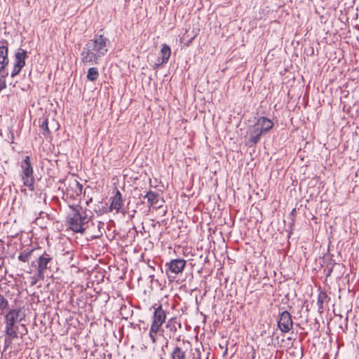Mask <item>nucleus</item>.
I'll return each instance as SVG.
<instances>
[{"label": "nucleus", "mask_w": 359, "mask_h": 359, "mask_svg": "<svg viewBox=\"0 0 359 359\" xmlns=\"http://www.w3.org/2000/svg\"><path fill=\"white\" fill-rule=\"evenodd\" d=\"M336 264H337L336 263H334V264H333L332 266L329 267V268L327 269V273H326V276H327V277H328V276H330L331 275V273H332V271H333V266H334V265H336Z\"/></svg>", "instance_id": "obj_28"}, {"label": "nucleus", "mask_w": 359, "mask_h": 359, "mask_svg": "<svg viewBox=\"0 0 359 359\" xmlns=\"http://www.w3.org/2000/svg\"><path fill=\"white\" fill-rule=\"evenodd\" d=\"M156 304L153 306L154 311L153 314L152 323L151 325V332L159 330L160 327L166 319V313L165 311L163 309L162 305L159 304L156 307Z\"/></svg>", "instance_id": "obj_7"}, {"label": "nucleus", "mask_w": 359, "mask_h": 359, "mask_svg": "<svg viewBox=\"0 0 359 359\" xmlns=\"http://www.w3.org/2000/svg\"><path fill=\"white\" fill-rule=\"evenodd\" d=\"M255 354H256V352H255V351L252 348V353L251 359H255Z\"/></svg>", "instance_id": "obj_33"}, {"label": "nucleus", "mask_w": 359, "mask_h": 359, "mask_svg": "<svg viewBox=\"0 0 359 359\" xmlns=\"http://www.w3.org/2000/svg\"><path fill=\"white\" fill-rule=\"evenodd\" d=\"M170 54H171V49H170V46L165 43L163 44L161 50V62H158V63H156L155 66L157 67L163 64H166L169 60Z\"/></svg>", "instance_id": "obj_15"}, {"label": "nucleus", "mask_w": 359, "mask_h": 359, "mask_svg": "<svg viewBox=\"0 0 359 359\" xmlns=\"http://www.w3.org/2000/svg\"><path fill=\"white\" fill-rule=\"evenodd\" d=\"M293 321L292 316L287 311H283L278 314V327L283 333H287L292 330Z\"/></svg>", "instance_id": "obj_9"}, {"label": "nucleus", "mask_w": 359, "mask_h": 359, "mask_svg": "<svg viewBox=\"0 0 359 359\" xmlns=\"http://www.w3.org/2000/svg\"><path fill=\"white\" fill-rule=\"evenodd\" d=\"M144 198H147V201L149 203V206L151 207L154 205H156L158 203L159 201V194L154 192L152 191H149L147 192L144 196Z\"/></svg>", "instance_id": "obj_16"}, {"label": "nucleus", "mask_w": 359, "mask_h": 359, "mask_svg": "<svg viewBox=\"0 0 359 359\" xmlns=\"http://www.w3.org/2000/svg\"><path fill=\"white\" fill-rule=\"evenodd\" d=\"M170 359H201V353L198 348L189 351L181 346H176L170 353Z\"/></svg>", "instance_id": "obj_5"}, {"label": "nucleus", "mask_w": 359, "mask_h": 359, "mask_svg": "<svg viewBox=\"0 0 359 359\" xmlns=\"http://www.w3.org/2000/svg\"><path fill=\"white\" fill-rule=\"evenodd\" d=\"M158 332V330H156V331H154V332H151V326L150 327L149 337H150V339H151V340L152 341L153 343H156V338L154 334H156Z\"/></svg>", "instance_id": "obj_26"}, {"label": "nucleus", "mask_w": 359, "mask_h": 359, "mask_svg": "<svg viewBox=\"0 0 359 359\" xmlns=\"http://www.w3.org/2000/svg\"><path fill=\"white\" fill-rule=\"evenodd\" d=\"M248 134L249 137L247 144L250 147H252L259 142L262 134H263V133L255 123L252 127L249 128Z\"/></svg>", "instance_id": "obj_11"}, {"label": "nucleus", "mask_w": 359, "mask_h": 359, "mask_svg": "<svg viewBox=\"0 0 359 359\" xmlns=\"http://www.w3.org/2000/svg\"><path fill=\"white\" fill-rule=\"evenodd\" d=\"M168 342L167 341V342H166V344H165V347H167V346H168Z\"/></svg>", "instance_id": "obj_37"}, {"label": "nucleus", "mask_w": 359, "mask_h": 359, "mask_svg": "<svg viewBox=\"0 0 359 359\" xmlns=\"http://www.w3.org/2000/svg\"><path fill=\"white\" fill-rule=\"evenodd\" d=\"M0 46V72H3L8 65V42L6 39H2Z\"/></svg>", "instance_id": "obj_10"}, {"label": "nucleus", "mask_w": 359, "mask_h": 359, "mask_svg": "<svg viewBox=\"0 0 359 359\" xmlns=\"http://www.w3.org/2000/svg\"><path fill=\"white\" fill-rule=\"evenodd\" d=\"M256 123L263 133L269 132L273 126V123L269 118L264 116L259 118Z\"/></svg>", "instance_id": "obj_13"}, {"label": "nucleus", "mask_w": 359, "mask_h": 359, "mask_svg": "<svg viewBox=\"0 0 359 359\" xmlns=\"http://www.w3.org/2000/svg\"><path fill=\"white\" fill-rule=\"evenodd\" d=\"M14 338H11V337H8V336H6V338H5V347H4V350L6 349V348H8L11 344L12 343V340Z\"/></svg>", "instance_id": "obj_27"}, {"label": "nucleus", "mask_w": 359, "mask_h": 359, "mask_svg": "<svg viewBox=\"0 0 359 359\" xmlns=\"http://www.w3.org/2000/svg\"><path fill=\"white\" fill-rule=\"evenodd\" d=\"M227 353V348H226L224 355H226Z\"/></svg>", "instance_id": "obj_36"}, {"label": "nucleus", "mask_w": 359, "mask_h": 359, "mask_svg": "<svg viewBox=\"0 0 359 359\" xmlns=\"http://www.w3.org/2000/svg\"><path fill=\"white\" fill-rule=\"evenodd\" d=\"M22 168L21 178L23 184L29 188L30 191L34 190V177L33 168L31 163L30 157L26 156L20 163Z\"/></svg>", "instance_id": "obj_4"}, {"label": "nucleus", "mask_w": 359, "mask_h": 359, "mask_svg": "<svg viewBox=\"0 0 359 359\" xmlns=\"http://www.w3.org/2000/svg\"><path fill=\"white\" fill-rule=\"evenodd\" d=\"M8 301L0 294V310L2 311L4 310L8 309Z\"/></svg>", "instance_id": "obj_23"}, {"label": "nucleus", "mask_w": 359, "mask_h": 359, "mask_svg": "<svg viewBox=\"0 0 359 359\" xmlns=\"http://www.w3.org/2000/svg\"><path fill=\"white\" fill-rule=\"evenodd\" d=\"M39 128L41 130V133L44 136H48V135H50V130L48 128V118H39Z\"/></svg>", "instance_id": "obj_19"}, {"label": "nucleus", "mask_w": 359, "mask_h": 359, "mask_svg": "<svg viewBox=\"0 0 359 359\" xmlns=\"http://www.w3.org/2000/svg\"><path fill=\"white\" fill-rule=\"evenodd\" d=\"M27 57V52L22 49L19 48L15 54V63L14 65L18 67H24L25 66V60Z\"/></svg>", "instance_id": "obj_14"}, {"label": "nucleus", "mask_w": 359, "mask_h": 359, "mask_svg": "<svg viewBox=\"0 0 359 359\" xmlns=\"http://www.w3.org/2000/svg\"><path fill=\"white\" fill-rule=\"evenodd\" d=\"M33 250H25L23 252H20V254L18 256V259L23 262H27L29 261L32 254Z\"/></svg>", "instance_id": "obj_22"}, {"label": "nucleus", "mask_w": 359, "mask_h": 359, "mask_svg": "<svg viewBox=\"0 0 359 359\" xmlns=\"http://www.w3.org/2000/svg\"><path fill=\"white\" fill-rule=\"evenodd\" d=\"M69 187L76 196H79L82 194L83 185L78 180H73L69 183Z\"/></svg>", "instance_id": "obj_18"}, {"label": "nucleus", "mask_w": 359, "mask_h": 359, "mask_svg": "<svg viewBox=\"0 0 359 359\" xmlns=\"http://www.w3.org/2000/svg\"><path fill=\"white\" fill-rule=\"evenodd\" d=\"M124 200L123 199L122 194L120 191L116 189V193L114 197L111 198V202L109 206L111 210H116V212H122L125 214L126 212L123 210Z\"/></svg>", "instance_id": "obj_12"}, {"label": "nucleus", "mask_w": 359, "mask_h": 359, "mask_svg": "<svg viewBox=\"0 0 359 359\" xmlns=\"http://www.w3.org/2000/svg\"><path fill=\"white\" fill-rule=\"evenodd\" d=\"M21 327H22L24 329V330H25V332H21V333H20V338H22L23 335L27 334L28 331H27V329L26 326H25L24 324H22V325H21Z\"/></svg>", "instance_id": "obj_29"}, {"label": "nucleus", "mask_w": 359, "mask_h": 359, "mask_svg": "<svg viewBox=\"0 0 359 359\" xmlns=\"http://www.w3.org/2000/svg\"><path fill=\"white\" fill-rule=\"evenodd\" d=\"M327 299H330L328 295L326 292L324 290H320L318 295L317 305L318 307V311H321L323 309V303L327 301Z\"/></svg>", "instance_id": "obj_20"}, {"label": "nucleus", "mask_w": 359, "mask_h": 359, "mask_svg": "<svg viewBox=\"0 0 359 359\" xmlns=\"http://www.w3.org/2000/svg\"><path fill=\"white\" fill-rule=\"evenodd\" d=\"M9 132H10V134H11V143H14V138L15 137H14V133L13 132L12 128L10 129Z\"/></svg>", "instance_id": "obj_31"}, {"label": "nucleus", "mask_w": 359, "mask_h": 359, "mask_svg": "<svg viewBox=\"0 0 359 359\" xmlns=\"http://www.w3.org/2000/svg\"><path fill=\"white\" fill-rule=\"evenodd\" d=\"M345 320H346V325H345L344 328H343L341 326H340V328L343 330L344 332H346L348 329V325H347L348 317L346 318Z\"/></svg>", "instance_id": "obj_32"}, {"label": "nucleus", "mask_w": 359, "mask_h": 359, "mask_svg": "<svg viewBox=\"0 0 359 359\" xmlns=\"http://www.w3.org/2000/svg\"><path fill=\"white\" fill-rule=\"evenodd\" d=\"M99 72L95 67H90L88 70L86 78L90 81H95L99 77Z\"/></svg>", "instance_id": "obj_21"}, {"label": "nucleus", "mask_w": 359, "mask_h": 359, "mask_svg": "<svg viewBox=\"0 0 359 359\" xmlns=\"http://www.w3.org/2000/svg\"><path fill=\"white\" fill-rule=\"evenodd\" d=\"M20 310L19 309H11L5 316V333L6 336L11 338L18 337V323L21 321L19 318Z\"/></svg>", "instance_id": "obj_3"}, {"label": "nucleus", "mask_w": 359, "mask_h": 359, "mask_svg": "<svg viewBox=\"0 0 359 359\" xmlns=\"http://www.w3.org/2000/svg\"><path fill=\"white\" fill-rule=\"evenodd\" d=\"M53 257L43 252L37 259V272L38 276L41 278H43L45 273L48 269H50L53 264Z\"/></svg>", "instance_id": "obj_8"}, {"label": "nucleus", "mask_w": 359, "mask_h": 359, "mask_svg": "<svg viewBox=\"0 0 359 359\" xmlns=\"http://www.w3.org/2000/svg\"><path fill=\"white\" fill-rule=\"evenodd\" d=\"M70 212L67 217L68 227L75 233H83L89 219L86 212L79 205H69Z\"/></svg>", "instance_id": "obj_2"}, {"label": "nucleus", "mask_w": 359, "mask_h": 359, "mask_svg": "<svg viewBox=\"0 0 359 359\" xmlns=\"http://www.w3.org/2000/svg\"><path fill=\"white\" fill-rule=\"evenodd\" d=\"M166 327L170 330V333L174 334L177 330L181 329L182 325L175 318H171L168 321Z\"/></svg>", "instance_id": "obj_17"}, {"label": "nucleus", "mask_w": 359, "mask_h": 359, "mask_svg": "<svg viewBox=\"0 0 359 359\" xmlns=\"http://www.w3.org/2000/svg\"><path fill=\"white\" fill-rule=\"evenodd\" d=\"M109 39L103 34H95L89 40L81 52V61L83 65H97L107 52Z\"/></svg>", "instance_id": "obj_1"}, {"label": "nucleus", "mask_w": 359, "mask_h": 359, "mask_svg": "<svg viewBox=\"0 0 359 359\" xmlns=\"http://www.w3.org/2000/svg\"><path fill=\"white\" fill-rule=\"evenodd\" d=\"M23 67H21L20 66H17L15 65H14V67H13V71L11 72V76L12 78L15 77V76H17L21 71V69H22Z\"/></svg>", "instance_id": "obj_24"}, {"label": "nucleus", "mask_w": 359, "mask_h": 359, "mask_svg": "<svg viewBox=\"0 0 359 359\" xmlns=\"http://www.w3.org/2000/svg\"><path fill=\"white\" fill-rule=\"evenodd\" d=\"M186 266V261L183 259H174L165 264V273L169 281H175L177 276L182 273Z\"/></svg>", "instance_id": "obj_6"}, {"label": "nucleus", "mask_w": 359, "mask_h": 359, "mask_svg": "<svg viewBox=\"0 0 359 359\" xmlns=\"http://www.w3.org/2000/svg\"><path fill=\"white\" fill-rule=\"evenodd\" d=\"M295 215H296V210L294 208L292 209V210L291 211V212L290 213V217L292 220V223L290 224V231L289 232V237L290 236V234L292 233V226L294 225V217H295Z\"/></svg>", "instance_id": "obj_25"}, {"label": "nucleus", "mask_w": 359, "mask_h": 359, "mask_svg": "<svg viewBox=\"0 0 359 359\" xmlns=\"http://www.w3.org/2000/svg\"><path fill=\"white\" fill-rule=\"evenodd\" d=\"M194 37H195V36H193V37H191V38L188 41V42H187V46H189V43H191V41H193V39H194Z\"/></svg>", "instance_id": "obj_34"}, {"label": "nucleus", "mask_w": 359, "mask_h": 359, "mask_svg": "<svg viewBox=\"0 0 359 359\" xmlns=\"http://www.w3.org/2000/svg\"><path fill=\"white\" fill-rule=\"evenodd\" d=\"M8 72L1 74V76H0V82H1L2 81H6V78L8 76Z\"/></svg>", "instance_id": "obj_30"}, {"label": "nucleus", "mask_w": 359, "mask_h": 359, "mask_svg": "<svg viewBox=\"0 0 359 359\" xmlns=\"http://www.w3.org/2000/svg\"><path fill=\"white\" fill-rule=\"evenodd\" d=\"M92 200H93V199H92V198H90L87 202H86L87 205H88L90 202H92Z\"/></svg>", "instance_id": "obj_35"}]
</instances>
